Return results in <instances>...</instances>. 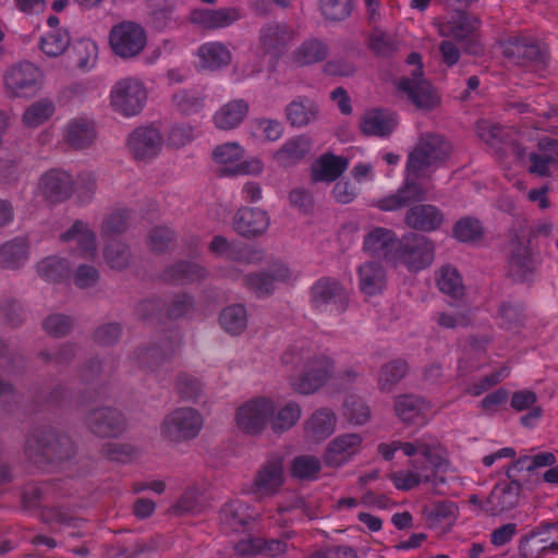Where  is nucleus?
I'll return each mask as SVG.
<instances>
[{"mask_svg":"<svg viewBox=\"0 0 558 558\" xmlns=\"http://www.w3.org/2000/svg\"><path fill=\"white\" fill-rule=\"evenodd\" d=\"M451 143L441 134H422L407 158V178L392 194L376 201L383 211H395L426 199L427 193L420 179H429L452 154Z\"/></svg>","mask_w":558,"mask_h":558,"instance_id":"obj_1","label":"nucleus"},{"mask_svg":"<svg viewBox=\"0 0 558 558\" xmlns=\"http://www.w3.org/2000/svg\"><path fill=\"white\" fill-rule=\"evenodd\" d=\"M281 360L286 365L303 366L301 374L291 378L293 389L302 395L317 391L333 372V363L329 357L310 349L292 347L283 353Z\"/></svg>","mask_w":558,"mask_h":558,"instance_id":"obj_2","label":"nucleus"},{"mask_svg":"<svg viewBox=\"0 0 558 558\" xmlns=\"http://www.w3.org/2000/svg\"><path fill=\"white\" fill-rule=\"evenodd\" d=\"M25 454L32 463L43 466L72 458L75 447L66 434L51 426H40L26 438Z\"/></svg>","mask_w":558,"mask_h":558,"instance_id":"obj_3","label":"nucleus"},{"mask_svg":"<svg viewBox=\"0 0 558 558\" xmlns=\"http://www.w3.org/2000/svg\"><path fill=\"white\" fill-rule=\"evenodd\" d=\"M481 24V20L474 14L456 9L447 21L438 24V33L461 44L465 53L481 56L484 52L478 33Z\"/></svg>","mask_w":558,"mask_h":558,"instance_id":"obj_4","label":"nucleus"},{"mask_svg":"<svg viewBox=\"0 0 558 558\" xmlns=\"http://www.w3.org/2000/svg\"><path fill=\"white\" fill-rule=\"evenodd\" d=\"M434 258V242L423 234L410 232L399 239L392 262L403 265L409 271L417 272L429 267Z\"/></svg>","mask_w":558,"mask_h":558,"instance_id":"obj_5","label":"nucleus"},{"mask_svg":"<svg viewBox=\"0 0 558 558\" xmlns=\"http://www.w3.org/2000/svg\"><path fill=\"white\" fill-rule=\"evenodd\" d=\"M203 424V416L196 409L178 408L163 417L160 435L165 440L173 444L190 441L199 435Z\"/></svg>","mask_w":558,"mask_h":558,"instance_id":"obj_6","label":"nucleus"},{"mask_svg":"<svg viewBox=\"0 0 558 558\" xmlns=\"http://www.w3.org/2000/svg\"><path fill=\"white\" fill-rule=\"evenodd\" d=\"M509 255L507 260V276L514 282L527 281L541 264L538 253L533 252L531 244L520 238L517 229L509 232Z\"/></svg>","mask_w":558,"mask_h":558,"instance_id":"obj_7","label":"nucleus"},{"mask_svg":"<svg viewBox=\"0 0 558 558\" xmlns=\"http://www.w3.org/2000/svg\"><path fill=\"white\" fill-rule=\"evenodd\" d=\"M349 292L336 278L322 277L311 288V305L320 313L340 315L349 306Z\"/></svg>","mask_w":558,"mask_h":558,"instance_id":"obj_8","label":"nucleus"},{"mask_svg":"<svg viewBox=\"0 0 558 558\" xmlns=\"http://www.w3.org/2000/svg\"><path fill=\"white\" fill-rule=\"evenodd\" d=\"M146 100V87L135 77L119 80L110 92L111 107L124 117L137 116L144 109Z\"/></svg>","mask_w":558,"mask_h":558,"instance_id":"obj_9","label":"nucleus"},{"mask_svg":"<svg viewBox=\"0 0 558 558\" xmlns=\"http://www.w3.org/2000/svg\"><path fill=\"white\" fill-rule=\"evenodd\" d=\"M4 88L11 98H32L41 88L43 73L28 61L20 62L7 70Z\"/></svg>","mask_w":558,"mask_h":558,"instance_id":"obj_10","label":"nucleus"},{"mask_svg":"<svg viewBox=\"0 0 558 558\" xmlns=\"http://www.w3.org/2000/svg\"><path fill=\"white\" fill-rule=\"evenodd\" d=\"M181 345L178 331L171 330L149 345L138 347L133 357L140 368L157 372L163 364L170 362Z\"/></svg>","mask_w":558,"mask_h":558,"instance_id":"obj_11","label":"nucleus"},{"mask_svg":"<svg viewBox=\"0 0 558 558\" xmlns=\"http://www.w3.org/2000/svg\"><path fill=\"white\" fill-rule=\"evenodd\" d=\"M144 28L130 21L112 26L109 33V44L113 53L122 59L138 56L146 46Z\"/></svg>","mask_w":558,"mask_h":558,"instance_id":"obj_12","label":"nucleus"},{"mask_svg":"<svg viewBox=\"0 0 558 558\" xmlns=\"http://www.w3.org/2000/svg\"><path fill=\"white\" fill-rule=\"evenodd\" d=\"M294 33L284 23L268 22L258 31V48L264 56L278 61L290 48Z\"/></svg>","mask_w":558,"mask_h":558,"instance_id":"obj_13","label":"nucleus"},{"mask_svg":"<svg viewBox=\"0 0 558 558\" xmlns=\"http://www.w3.org/2000/svg\"><path fill=\"white\" fill-rule=\"evenodd\" d=\"M397 86L417 109L429 111L439 104L435 89L423 78L421 66L414 69L411 76L401 77Z\"/></svg>","mask_w":558,"mask_h":558,"instance_id":"obj_14","label":"nucleus"},{"mask_svg":"<svg viewBox=\"0 0 558 558\" xmlns=\"http://www.w3.org/2000/svg\"><path fill=\"white\" fill-rule=\"evenodd\" d=\"M274 410L275 405L270 399L264 397L253 399L238 409L236 425L245 434H260L265 429Z\"/></svg>","mask_w":558,"mask_h":558,"instance_id":"obj_15","label":"nucleus"},{"mask_svg":"<svg viewBox=\"0 0 558 558\" xmlns=\"http://www.w3.org/2000/svg\"><path fill=\"white\" fill-rule=\"evenodd\" d=\"M85 424L88 430L101 438H114L126 428V420L121 411L111 407H100L90 410Z\"/></svg>","mask_w":558,"mask_h":558,"instance_id":"obj_16","label":"nucleus"},{"mask_svg":"<svg viewBox=\"0 0 558 558\" xmlns=\"http://www.w3.org/2000/svg\"><path fill=\"white\" fill-rule=\"evenodd\" d=\"M243 17V12L236 7L194 8L190 11L189 21L198 28L215 32L228 28Z\"/></svg>","mask_w":558,"mask_h":558,"instance_id":"obj_17","label":"nucleus"},{"mask_svg":"<svg viewBox=\"0 0 558 558\" xmlns=\"http://www.w3.org/2000/svg\"><path fill=\"white\" fill-rule=\"evenodd\" d=\"M505 56L514 63L527 66L545 64L548 61V47L532 37L521 36L509 40L505 48Z\"/></svg>","mask_w":558,"mask_h":558,"instance_id":"obj_18","label":"nucleus"},{"mask_svg":"<svg viewBox=\"0 0 558 558\" xmlns=\"http://www.w3.org/2000/svg\"><path fill=\"white\" fill-rule=\"evenodd\" d=\"M284 483L283 462L280 457H271L257 471L252 490L258 498L276 495Z\"/></svg>","mask_w":558,"mask_h":558,"instance_id":"obj_19","label":"nucleus"},{"mask_svg":"<svg viewBox=\"0 0 558 558\" xmlns=\"http://www.w3.org/2000/svg\"><path fill=\"white\" fill-rule=\"evenodd\" d=\"M522 485L517 480L498 482L483 505V511L490 515H498L513 509L520 499Z\"/></svg>","mask_w":558,"mask_h":558,"instance_id":"obj_20","label":"nucleus"},{"mask_svg":"<svg viewBox=\"0 0 558 558\" xmlns=\"http://www.w3.org/2000/svg\"><path fill=\"white\" fill-rule=\"evenodd\" d=\"M290 269L282 263H272L268 270L251 272L244 277L245 287L257 296H266L272 293L276 282L291 280Z\"/></svg>","mask_w":558,"mask_h":558,"instance_id":"obj_21","label":"nucleus"},{"mask_svg":"<svg viewBox=\"0 0 558 558\" xmlns=\"http://www.w3.org/2000/svg\"><path fill=\"white\" fill-rule=\"evenodd\" d=\"M161 146V134L153 126L135 129L128 140V147L136 160H147L156 157Z\"/></svg>","mask_w":558,"mask_h":558,"instance_id":"obj_22","label":"nucleus"},{"mask_svg":"<svg viewBox=\"0 0 558 558\" xmlns=\"http://www.w3.org/2000/svg\"><path fill=\"white\" fill-rule=\"evenodd\" d=\"M442 211L432 204H416L410 207L404 216V223L421 232H433L444 222Z\"/></svg>","mask_w":558,"mask_h":558,"instance_id":"obj_23","label":"nucleus"},{"mask_svg":"<svg viewBox=\"0 0 558 558\" xmlns=\"http://www.w3.org/2000/svg\"><path fill=\"white\" fill-rule=\"evenodd\" d=\"M44 196L52 203L66 201L74 192V181L70 173L59 169L47 171L40 179Z\"/></svg>","mask_w":558,"mask_h":558,"instance_id":"obj_24","label":"nucleus"},{"mask_svg":"<svg viewBox=\"0 0 558 558\" xmlns=\"http://www.w3.org/2000/svg\"><path fill=\"white\" fill-rule=\"evenodd\" d=\"M362 437L359 434H342L331 440L324 453L328 466H340L359 452Z\"/></svg>","mask_w":558,"mask_h":558,"instance_id":"obj_25","label":"nucleus"},{"mask_svg":"<svg viewBox=\"0 0 558 558\" xmlns=\"http://www.w3.org/2000/svg\"><path fill=\"white\" fill-rule=\"evenodd\" d=\"M269 227V217L258 208H241L233 218V228L243 238L262 235Z\"/></svg>","mask_w":558,"mask_h":558,"instance_id":"obj_26","label":"nucleus"},{"mask_svg":"<svg viewBox=\"0 0 558 558\" xmlns=\"http://www.w3.org/2000/svg\"><path fill=\"white\" fill-rule=\"evenodd\" d=\"M398 242L399 239L392 230L377 227L365 235L363 245L366 252L392 262Z\"/></svg>","mask_w":558,"mask_h":558,"instance_id":"obj_27","label":"nucleus"},{"mask_svg":"<svg viewBox=\"0 0 558 558\" xmlns=\"http://www.w3.org/2000/svg\"><path fill=\"white\" fill-rule=\"evenodd\" d=\"M396 125L393 114L381 109L366 111L360 120V129L366 136L387 137L393 132Z\"/></svg>","mask_w":558,"mask_h":558,"instance_id":"obj_28","label":"nucleus"},{"mask_svg":"<svg viewBox=\"0 0 558 558\" xmlns=\"http://www.w3.org/2000/svg\"><path fill=\"white\" fill-rule=\"evenodd\" d=\"M317 104L306 96H298L284 108V116L292 128H304L317 119Z\"/></svg>","mask_w":558,"mask_h":558,"instance_id":"obj_29","label":"nucleus"},{"mask_svg":"<svg viewBox=\"0 0 558 558\" xmlns=\"http://www.w3.org/2000/svg\"><path fill=\"white\" fill-rule=\"evenodd\" d=\"M395 413L407 424H423L428 403L414 395H401L395 399Z\"/></svg>","mask_w":558,"mask_h":558,"instance_id":"obj_30","label":"nucleus"},{"mask_svg":"<svg viewBox=\"0 0 558 558\" xmlns=\"http://www.w3.org/2000/svg\"><path fill=\"white\" fill-rule=\"evenodd\" d=\"M207 275L203 266L194 262L179 260L163 270L162 279L170 283L186 284L204 280Z\"/></svg>","mask_w":558,"mask_h":558,"instance_id":"obj_31","label":"nucleus"},{"mask_svg":"<svg viewBox=\"0 0 558 558\" xmlns=\"http://www.w3.org/2000/svg\"><path fill=\"white\" fill-rule=\"evenodd\" d=\"M96 138L95 123L86 118L72 119L66 128L64 140L74 149H84Z\"/></svg>","mask_w":558,"mask_h":558,"instance_id":"obj_32","label":"nucleus"},{"mask_svg":"<svg viewBox=\"0 0 558 558\" xmlns=\"http://www.w3.org/2000/svg\"><path fill=\"white\" fill-rule=\"evenodd\" d=\"M347 158L333 154H324L312 167V180L314 182L336 181L347 169Z\"/></svg>","mask_w":558,"mask_h":558,"instance_id":"obj_33","label":"nucleus"},{"mask_svg":"<svg viewBox=\"0 0 558 558\" xmlns=\"http://www.w3.org/2000/svg\"><path fill=\"white\" fill-rule=\"evenodd\" d=\"M250 110L248 102L244 99H234L223 105L214 114V123L220 130H232L238 128Z\"/></svg>","mask_w":558,"mask_h":558,"instance_id":"obj_34","label":"nucleus"},{"mask_svg":"<svg viewBox=\"0 0 558 558\" xmlns=\"http://www.w3.org/2000/svg\"><path fill=\"white\" fill-rule=\"evenodd\" d=\"M310 149L311 140L307 136H294L274 154V159L281 167H290L302 160Z\"/></svg>","mask_w":558,"mask_h":558,"instance_id":"obj_35","label":"nucleus"},{"mask_svg":"<svg viewBox=\"0 0 558 558\" xmlns=\"http://www.w3.org/2000/svg\"><path fill=\"white\" fill-rule=\"evenodd\" d=\"M29 245L25 238H15L0 246V267L19 269L29 257Z\"/></svg>","mask_w":558,"mask_h":558,"instance_id":"obj_36","label":"nucleus"},{"mask_svg":"<svg viewBox=\"0 0 558 558\" xmlns=\"http://www.w3.org/2000/svg\"><path fill=\"white\" fill-rule=\"evenodd\" d=\"M60 241H75L86 257L93 256L96 252L95 232L82 220H76L68 231L61 233Z\"/></svg>","mask_w":558,"mask_h":558,"instance_id":"obj_37","label":"nucleus"},{"mask_svg":"<svg viewBox=\"0 0 558 558\" xmlns=\"http://www.w3.org/2000/svg\"><path fill=\"white\" fill-rule=\"evenodd\" d=\"M336 422V415L331 410L319 409L306 421L305 432L315 440H323L333 433Z\"/></svg>","mask_w":558,"mask_h":558,"instance_id":"obj_38","label":"nucleus"},{"mask_svg":"<svg viewBox=\"0 0 558 558\" xmlns=\"http://www.w3.org/2000/svg\"><path fill=\"white\" fill-rule=\"evenodd\" d=\"M197 56L202 68L211 71L227 66L231 62V52L218 41L203 44L197 50Z\"/></svg>","mask_w":558,"mask_h":558,"instance_id":"obj_39","label":"nucleus"},{"mask_svg":"<svg viewBox=\"0 0 558 558\" xmlns=\"http://www.w3.org/2000/svg\"><path fill=\"white\" fill-rule=\"evenodd\" d=\"M360 289L364 294L375 295L385 286V270L376 262H368L359 268Z\"/></svg>","mask_w":558,"mask_h":558,"instance_id":"obj_40","label":"nucleus"},{"mask_svg":"<svg viewBox=\"0 0 558 558\" xmlns=\"http://www.w3.org/2000/svg\"><path fill=\"white\" fill-rule=\"evenodd\" d=\"M329 53L328 46L317 39L311 38L303 41L294 51V62L301 66L311 65L324 61Z\"/></svg>","mask_w":558,"mask_h":558,"instance_id":"obj_41","label":"nucleus"},{"mask_svg":"<svg viewBox=\"0 0 558 558\" xmlns=\"http://www.w3.org/2000/svg\"><path fill=\"white\" fill-rule=\"evenodd\" d=\"M220 522L232 531H240L246 526L252 515L248 507L241 500H232L223 505L219 513Z\"/></svg>","mask_w":558,"mask_h":558,"instance_id":"obj_42","label":"nucleus"},{"mask_svg":"<svg viewBox=\"0 0 558 558\" xmlns=\"http://www.w3.org/2000/svg\"><path fill=\"white\" fill-rule=\"evenodd\" d=\"M38 276L48 282H63L70 278V264L65 258L49 256L36 265Z\"/></svg>","mask_w":558,"mask_h":558,"instance_id":"obj_43","label":"nucleus"},{"mask_svg":"<svg viewBox=\"0 0 558 558\" xmlns=\"http://www.w3.org/2000/svg\"><path fill=\"white\" fill-rule=\"evenodd\" d=\"M436 282L438 289L449 295L450 298L458 300L464 294V286L462 278L457 268L446 265L442 266L436 274Z\"/></svg>","mask_w":558,"mask_h":558,"instance_id":"obj_44","label":"nucleus"},{"mask_svg":"<svg viewBox=\"0 0 558 558\" xmlns=\"http://www.w3.org/2000/svg\"><path fill=\"white\" fill-rule=\"evenodd\" d=\"M221 327L230 335L242 333L247 326L246 310L242 304H233L225 307L219 316Z\"/></svg>","mask_w":558,"mask_h":558,"instance_id":"obj_45","label":"nucleus"},{"mask_svg":"<svg viewBox=\"0 0 558 558\" xmlns=\"http://www.w3.org/2000/svg\"><path fill=\"white\" fill-rule=\"evenodd\" d=\"M301 417V408L296 402H288L270 415L271 429L282 434L292 428Z\"/></svg>","mask_w":558,"mask_h":558,"instance_id":"obj_46","label":"nucleus"},{"mask_svg":"<svg viewBox=\"0 0 558 558\" xmlns=\"http://www.w3.org/2000/svg\"><path fill=\"white\" fill-rule=\"evenodd\" d=\"M408 364L397 359L384 364L378 375V387L381 391H390L407 374Z\"/></svg>","mask_w":558,"mask_h":558,"instance_id":"obj_47","label":"nucleus"},{"mask_svg":"<svg viewBox=\"0 0 558 558\" xmlns=\"http://www.w3.org/2000/svg\"><path fill=\"white\" fill-rule=\"evenodd\" d=\"M71 41L68 29H52L40 38L39 48L48 57L61 56Z\"/></svg>","mask_w":558,"mask_h":558,"instance_id":"obj_48","label":"nucleus"},{"mask_svg":"<svg viewBox=\"0 0 558 558\" xmlns=\"http://www.w3.org/2000/svg\"><path fill=\"white\" fill-rule=\"evenodd\" d=\"M100 453L109 461L126 464L138 454V449L129 442H107L102 445Z\"/></svg>","mask_w":558,"mask_h":558,"instance_id":"obj_49","label":"nucleus"},{"mask_svg":"<svg viewBox=\"0 0 558 558\" xmlns=\"http://www.w3.org/2000/svg\"><path fill=\"white\" fill-rule=\"evenodd\" d=\"M322 464L318 458L303 454L295 457L291 464V474L299 480L314 481L320 472Z\"/></svg>","mask_w":558,"mask_h":558,"instance_id":"obj_50","label":"nucleus"},{"mask_svg":"<svg viewBox=\"0 0 558 558\" xmlns=\"http://www.w3.org/2000/svg\"><path fill=\"white\" fill-rule=\"evenodd\" d=\"M104 258L111 269L122 270L130 265L131 251L124 243L112 241L105 246Z\"/></svg>","mask_w":558,"mask_h":558,"instance_id":"obj_51","label":"nucleus"},{"mask_svg":"<svg viewBox=\"0 0 558 558\" xmlns=\"http://www.w3.org/2000/svg\"><path fill=\"white\" fill-rule=\"evenodd\" d=\"M77 353V345L75 343L65 342L58 349L41 350L38 352V359L46 364H56L57 366H68L74 360Z\"/></svg>","mask_w":558,"mask_h":558,"instance_id":"obj_52","label":"nucleus"},{"mask_svg":"<svg viewBox=\"0 0 558 558\" xmlns=\"http://www.w3.org/2000/svg\"><path fill=\"white\" fill-rule=\"evenodd\" d=\"M498 316L500 319V327L507 330H515L520 328L525 320L522 305L513 304L510 301H506L500 304Z\"/></svg>","mask_w":558,"mask_h":558,"instance_id":"obj_53","label":"nucleus"},{"mask_svg":"<svg viewBox=\"0 0 558 558\" xmlns=\"http://www.w3.org/2000/svg\"><path fill=\"white\" fill-rule=\"evenodd\" d=\"M173 106L183 114H194L204 107V97L199 93L182 89L172 96Z\"/></svg>","mask_w":558,"mask_h":558,"instance_id":"obj_54","label":"nucleus"},{"mask_svg":"<svg viewBox=\"0 0 558 558\" xmlns=\"http://www.w3.org/2000/svg\"><path fill=\"white\" fill-rule=\"evenodd\" d=\"M54 112L53 104L43 99L32 104L23 114V122L27 126H38L46 122Z\"/></svg>","mask_w":558,"mask_h":558,"instance_id":"obj_55","label":"nucleus"},{"mask_svg":"<svg viewBox=\"0 0 558 558\" xmlns=\"http://www.w3.org/2000/svg\"><path fill=\"white\" fill-rule=\"evenodd\" d=\"M166 307V316L169 319H179L187 316L194 310L193 298L184 292L175 293L171 296L167 304H162Z\"/></svg>","mask_w":558,"mask_h":558,"instance_id":"obj_56","label":"nucleus"},{"mask_svg":"<svg viewBox=\"0 0 558 558\" xmlns=\"http://www.w3.org/2000/svg\"><path fill=\"white\" fill-rule=\"evenodd\" d=\"M175 391L183 400L196 401L203 392V385L195 376L179 373L175 379Z\"/></svg>","mask_w":558,"mask_h":558,"instance_id":"obj_57","label":"nucleus"},{"mask_svg":"<svg viewBox=\"0 0 558 558\" xmlns=\"http://www.w3.org/2000/svg\"><path fill=\"white\" fill-rule=\"evenodd\" d=\"M453 235L460 242H474L482 238L483 228L480 220L465 217L458 220L453 227Z\"/></svg>","mask_w":558,"mask_h":558,"instance_id":"obj_58","label":"nucleus"},{"mask_svg":"<svg viewBox=\"0 0 558 558\" xmlns=\"http://www.w3.org/2000/svg\"><path fill=\"white\" fill-rule=\"evenodd\" d=\"M323 15L330 21H343L353 10V0H319Z\"/></svg>","mask_w":558,"mask_h":558,"instance_id":"obj_59","label":"nucleus"},{"mask_svg":"<svg viewBox=\"0 0 558 558\" xmlns=\"http://www.w3.org/2000/svg\"><path fill=\"white\" fill-rule=\"evenodd\" d=\"M74 320L64 314H51L43 322L44 330L51 337H65L72 330Z\"/></svg>","mask_w":558,"mask_h":558,"instance_id":"obj_60","label":"nucleus"},{"mask_svg":"<svg viewBox=\"0 0 558 558\" xmlns=\"http://www.w3.org/2000/svg\"><path fill=\"white\" fill-rule=\"evenodd\" d=\"M343 407L344 415L351 423L362 425L368 421L369 408L363 400L350 396L345 399Z\"/></svg>","mask_w":558,"mask_h":558,"instance_id":"obj_61","label":"nucleus"},{"mask_svg":"<svg viewBox=\"0 0 558 558\" xmlns=\"http://www.w3.org/2000/svg\"><path fill=\"white\" fill-rule=\"evenodd\" d=\"M122 330V326L119 323H106L94 330L93 340L98 345L110 347L119 341Z\"/></svg>","mask_w":558,"mask_h":558,"instance_id":"obj_62","label":"nucleus"},{"mask_svg":"<svg viewBox=\"0 0 558 558\" xmlns=\"http://www.w3.org/2000/svg\"><path fill=\"white\" fill-rule=\"evenodd\" d=\"M129 217L128 210L118 209L110 213L102 221V235L111 236L124 232L129 226Z\"/></svg>","mask_w":558,"mask_h":558,"instance_id":"obj_63","label":"nucleus"},{"mask_svg":"<svg viewBox=\"0 0 558 558\" xmlns=\"http://www.w3.org/2000/svg\"><path fill=\"white\" fill-rule=\"evenodd\" d=\"M174 240L175 234L168 227H156L149 233V246L156 253L166 252Z\"/></svg>","mask_w":558,"mask_h":558,"instance_id":"obj_64","label":"nucleus"}]
</instances>
